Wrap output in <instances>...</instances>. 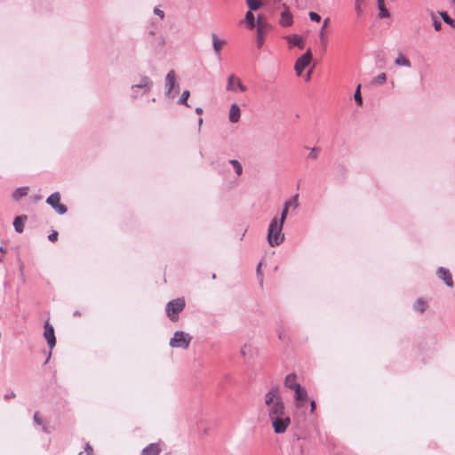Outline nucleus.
Returning a JSON list of instances; mask_svg holds the SVG:
<instances>
[{"label":"nucleus","mask_w":455,"mask_h":455,"mask_svg":"<svg viewBox=\"0 0 455 455\" xmlns=\"http://www.w3.org/2000/svg\"><path fill=\"white\" fill-rule=\"evenodd\" d=\"M264 402L268 419L275 416H282L288 412L285 409L284 403L280 395L279 387L277 386H274L269 389V391L265 395Z\"/></svg>","instance_id":"nucleus-1"},{"label":"nucleus","mask_w":455,"mask_h":455,"mask_svg":"<svg viewBox=\"0 0 455 455\" xmlns=\"http://www.w3.org/2000/svg\"><path fill=\"white\" fill-rule=\"evenodd\" d=\"M283 225L277 222V218L275 217L267 228V242L271 247L278 246L284 240V234L282 233Z\"/></svg>","instance_id":"nucleus-2"},{"label":"nucleus","mask_w":455,"mask_h":455,"mask_svg":"<svg viewBox=\"0 0 455 455\" xmlns=\"http://www.w3.org/2000/svg\"><path fill=\"white\" fill-rule=\"evenodd\" d=\"M186 303L183 298H177L169 301L165 307V312L172 322L179 319V314L185 308Z\"/></svg>","instance_id":"nucleus-3"},{"label":"nucleus","mask_w":455,"mask_h":455,"mask_svg":"<svg viewBox=\"0 0 455 455\" xmlns=\"http://www.w3.org/2000/svg\"><path fill=\"white\" fill-rule=\"evenodd\" d=\"M165 96L174 99L179 93V84L176 82V74L174 70H170L165 76L164 83Z\"/></svg>","instance_id":"nucleus-4"},{"label":"nucleus","mask_w":455,"mask_h":455,"mask_svg":"<svg viewBox=\"0 0 455 455\" xmlns=\"http://www.w3.org/2000/svg\"><path fill=\"white\" fill-rule=\"evenodd\" d=\"M269 420L271 421L274 433L277 435L285 433L291 425V417L288 412L282 416L269 418Z\"/></svg>","instance_id":"nucleus-5"},{"label":"nucleus","mask_w":455,"mask_h":455,"mask_svg":"<svg viewBox=\"0 0 455 455\" xmlns=\"http://www.w3.org/2000/svg\"><path fill=\"white\" fill-rule=\"evenodd\" d=\"M192 337L182 331L174 332L173 337L170 340V346L177 348H188L191 342Z\"/></svg>","instance_id":"nucleus-6"},{"label":"nucleus","mask_w":455,"mask_h":455,"mask_svg":"<svg viewBox=\"0 0 455 455\" xmlns=\"http://www.w3.org/2000/svg\"><path fill=\"white\" fill-rule=\"evenodd\" d=\"M153 87L152 80L146 76L140 77V83L131 87L132 98H137L140 94H135V90H142L141 95L147 94Z\"/></svg>","instance_id":"nucleus-7"},{"label":"nucleus","mask_w":455,"mask_h":455,"mask_svg":"<svg viewBox=\"0 0 455 455\" xmlns=\"http://www.w3.org/2000/svg\"><path fill=\"white\" fill-rule=\"evenodd\" d=\"M312 60V53L310 49H308L304 54H302L295 62L294 69L296 71V75L300 76L303 70L309 65Z\"/></svg>","instance_id":"nucleus-8"},{"label":"nucleus","mask_w":455,"mask_h":455,"mask_svg":"<svg viewBox=\"0 0 455 455\" xmlns=\"http://www.w3.org/2000/svg\"><path fill=\"white\" fill-rule=\"evenodd\" d=\"M44 328V336L47 341V344H48L50 349H52L56 344V338H55V334H54L53 326L52 324H50V323L47 321V322H45Z\"/></svg>","instance_id":"nucleus-9"},{"label":"nucleus","mask_w":455,"mask_h":455,"mask_svg":"<svg viewBox=\"0 0 455 455\" xmlns=\"http://www.w3.org/2000/svg\"><path fill=\"white\" fill-rule=\"evenodd\" d=\"M212 49L216 57L220 60L221 59V49L224 45L227 44V41L224 39H220L217 34H212Z\"/></svg>","instance_id":"nucleus-10"},{"label":"nucleus","mask_w":455,"mask_h":455,"mask_svg":"<svg viewBox=\"0 0 455 455\" xmlns=\"http://www.w3.org/2000/svg\"><path fill=\"white\" fill-rule=\"evenodd\" d=\"M436 275H437L438 278L443 280L448 287L453 286L452 276H451V274L450 273L449 269L440 267L436 270Z\"/></svg>","instance_id":"nucleus-11"},{"label":"nucleus","mask_w":455,"mask_h":455,"mask_svg":"<svg viewBox=\"0 0 455 455\" xmlns=\"http://www.w3.org/2000/svg\"><path fill=\"white\" fill-rule=\"evenodd\" d=\"M284 10L281 12L279 23L283 27L291 26L293 23L292 14L289 9L283 4Z\"/></svg>","instance_id":"nucleus-12"},{"label":"nucleus","mask_w":455,"mask_h":455,"mask_svg":"<svg viewBox=\"0 0 455 455\" xmlns=\"http://www.w3.org/2000/svg\"><path fill=\"white\" fill-rule=\"evenodd\" d=\"M295 392V400L297 402V407H300L303 405V403L307 400V393L305 388L300 387H296V389L293 390Z\"/></svg>","instance_id":"nucleus-13"},{"label":"nucleus","mask_w":455,"mask_h":455,"mask_svg":"<svg viewBox=\"0 0 455 455\" xmlns=\"http://www.w3.org/2000/svg\"><path fill=\"white\" fill-rule=\"evenodd\" d=\"M240 116H241V110H240L239 106L236 103H233L230 106L229 115H228V119H229L230 123L235 124V123L239 122Z\"/></svg>","instance_id":"nucleus-14"},{"label":"nucleus","mask_w":455,"mask_h":455,"mask_svg":"<svg viewBox=\"0 0 455 455\" xmlns=\"http://www.w3.org/2000/svg\"><path fill=\"white\" fill-rule=\"evenodd\" d=\"M285 39L291 45L297 46L299 49H303L304 48L303 39L299 35H296V34L289 35V36H285Z\"/></svg>","instance_id":"nucleus-15"},{"label":"nucleus","mask_w":455,"mask_h":455,"mask_svg":"<svg viewBox=\"0 0 455 455\" xmlns=\"http://www.w3.org/2000/svg\"><path fill=\"white\" fill-rule=\"evenodd\" d=\"M297 376L295 373H290L286 376L284 380V386L291 390L296 389V387H300L299 383L296 381Z\"/></svg>","instance_id":"nucleus-16"},{"label":"nucleus","mask_w":455,"mask_h":455,"mask_svg":"<svg viewBox=\"0 0 455 455\" xmlns=\"http://www.w3.org/2000/svg\"><path fill=\"white\" fill-rule=\"evenodd\" d=\"M28 217L26 215H20L14 219L13 227L17 233H22L24 230V222L27 220Z\"/></svg>","instance_id":"nucleus-17"},{"label":"nucleus","mask_w":455,"mask_h":455,"mask_svg":"<svg viewBox=\"0 0 455 455\" xmlns=\"http://www.w3.org/2000/svg\"><path fill=\"white\" fill-rule=\"evenodd\" d=\"M161 449L158 444L151 443L142 450L141 455H158Z\"/></svg>","instance_id":"nucleus-18"},{"label":"nucleus","mask_w":455,"mask_h":455,"mask_svg":"<svg viewBox=\"0 0 455 455\" xmlns=\"http://www.w3.org/2000/svg\"><path fill=\"white\" fill-rule=\"evenodd\" d=\"M395 64L396 66H402V67H405V68L411 67L410 60L403 53H398L397 57L395 60Z\"/></svg>","instance_id":"nucleus-19"},{"label":"nucleus","mask_w":455,"mask_h":455,"mask_svg":"<svg viewBox=\"0 0 455 455\" xmlns=\"http://www.w3.org/2000/svg\"><path fill=\"white\" fill-rule=\"evenodd\" d=\"M378 8H379V17L380 19L388 18L390 16V12L385 6V0H377Z\"/></svg>","instance_id":"nucleus-20"},{"label":"nucleus","mask_w":455,"mask_h":455,"mask_svg":"<svg viewBox=\"0 0 455 455\" xmlns=\"http://www.w3.org/2000/svg\"><path fill=\"white\" fill-rule=\"evenodd\" d=\"M267 25H259L257 28V44L261 48L264 43L263 34L266 32Z\"/></svg>","instance_id":"nucleus-21"},{"label":"nucleus","mask_w":455,"mask_h":455,"mask_svg":"<svg viewBox=\"0 0 455 455\" xmlns=\"http://www.w3.org/2000/svg\"><path fill=\"white\" fill-rule=\"evenodd\" d=\"M60 201V195L59 192H54L52 193V195H50L47 199H46V203L51 205L52 208H54L55 206H57V204Z\"/></svg>","instance_id":"nucleus-22"},{"label":"nucleus","mask_w":455,"mask_h":455,"mask_svg":"<svg viewBox=\"0 0 455 455\" xmlns=\"http://www.w3.org/2000/svg\"><path fill=\"white\" fill-rule=\"evenodd\" d=\"M28 187H21V188H16L13 193H12V197L13 199L15 200H19L20 199L21 197L27 196L28 194Z\"/></svg>","instance_id":"nucleus-23"},{"label":"nucleus","mask_w":455,"mask_h":455,"mask_svg":"<svg viewBox=\"0 0 455 455\" xmlns=\"http://www.w3.org/2000/svg\"><path fill=\"white\" fill-rule=\"evenodd\" d=\"M244 21L250 28H253L255 27V17L251 11H248L244 17Z\"/></svg>","instance_id":"nucleus-24"},{"label":"nucleus","mask_w":455,"mask_h":455,"mask_svg":"<svg viewBox=\"0 0 455 455\" xmlns=\"http://www.w3.org/2000/svg\"><path fill=\"white\" fill-rule=\"evenodd\" d=\"M236 81V76L232 74L228 78L226 90L229 92H236L234 83Z\"/></svg>","instance_id":"nucleus-25"},{"label":"nucleus","mask_w":455,"mask_h":455,"mask_svg":"<svg viewBox=\"0 0 455 455\" xmlns=\"http://www.w3.org/2000/svg\"><path fill=\"white\" fill-rule=\"evenodd\" d=\"M387 82V75L385 73H380L376 77H374L371 84H383Z\"/></svg>","instance_id":"nucleus-26"},{"label":"nucleus","mask_w":455,"mask_h":455,"mask_svg":"<svg viewBox=\"0 0 455 455\" xmlns=\"http://www.w3.org/2000/svg\"><path fill=\"white\" fill-rule=\"evenodd\" d=\"M229 164L233 166L234 170H235V172L239 176L242 174L243 172V167L241 165V164L235 160V159H231L229 160Z\"/></svg>","instance_id":"nucleus-27"},{"label":"nucleus","mask_w":455,"mask_h":455,"mask_svg":"<svg viewBox=\"0 0 455 455\" xmlns=\"http://www.w3.org/2000/svg\"><path fill=\"white\" fill-rule=\"evenodd\" d=\"M426 308H427L426 302L421 299H417V301L414 304V309L416 311L423 313L426 310Z\"/></svg>","instance_id":"nucleus-28"},{"label":"nucleus","mask_w":455,"mask_h":455,"mask_svg":"<svg viewBox=\"0 0 455 455\" xmlns=\"http://www.w3.org/2000/svg\"><path fill=\"white\" fill-rule=\"evenodd\" d=\"M246 3L250 8V11H257L261 6V1L259 0H246Z\"/></svg>","instance_id":"nucleus-29"},{"label":"nucleus","mask_w":455,"mask_h":455,"mask_svg":"<svg viewBox=\"0 0 455 455\" xmlns=\"http://www.w3.org/2000/svg\"><path fill=\"white\" fill-rule=\"evenodd\" d=\"M440 15L446 24L451 26L452 28H455V21L449 16V14L446 12H441Z\"/></svg>","instance_id":"nucleus-30"},{"label":"nucleus","mask_w":455,"mask_h":455,"mask_svg":"<svg viewBox=\"0 0 455 455\" xmlns=\"http://www.w3.org/2000/svg\"><path fill=\"white\" fill-rule=\"evenodd\" d=\"M355 101L359 105H363V98L361 95V84H358L354 94Z\"/></svg>","instance_id":"nucleus-31"},{"label":"nucleus","mask_w":455,"mask_h":455,"mask_svg":"<svg viewBox=\"0 0 455 455\" xmlns=\"http://www.w3.org/2000/svg\"><path fill=\"white\" fill-rule=\"evenodd\" d=\"M189 95H190L189 91H188V90L184 91L182 92L180 98L179 99L178 103L180 105H185V106L189 107L188 104V99L189 98Z\"/></svg>","instance_id":"nucleus-32"},{"label":"nucleus","mask_w":455,"mask_h":455,"mask_svg":"<svg viewBox=\"0 0 455 455\" xmlns=\"http://www.w3.org/2000/svg\"><path fill=\"white\" fill-rule=\"evenodd\" d=\"M363 0H355V10L358 17H360L363 14V8H362Z\"/></svg>","instance_id":"nucleus-33"},{"label":"nucleus","mask_w":455,"mask_h":455,"mask_svg":"<svg viewBox=\"0 0 455 455\" xmlns=\"http://www.w3.org/2000/svg\"><path fill=\"white\" fill-rule=\"evenodd\" d=\"M59 214L63 215L68 212L66 205L59 203L57 206L53 208Z\"/></svg>","instance_id":"nucleus-34"},{"label":"nucleus","mask_w":455,"mask_h":455,"mask_svg":"<svg viewBox=\"0 0 455 455\" xmlns=\"http://www.w3.org/2000/svg\"><path fill=\"white\" fill-rule=\"evenodd\" d=\"M235 87L236 91L239 90L240 92H243L247 91V87L242 83L241 79L237 78V77H236Z\"/></svg>","instance_id":"nucleus-35"},{"label":"nucleus","mask_w":455,"mask_h":455,"mask_svg":"<svg viewBox=\"0 0 455 455\" xmlns=\"http://www.w3.org/2000/svg\"><path fill=\"white\" fill-rule=\"evenodd\" d=\"M432 20H433V26H434L435 29L436 31L441 30V28H442V22L437 20V18L435 17V15L434 13H432Z\"/></svg>","instance_id":"nucleus-36"},{"label":"nucleus","mask_w":455,"mask_h":455,"mask_svg":"<svg viewBox=\"0 0 455 455\" xmlns=\"http://www.w3.org/2000/svg\"><path fill=\"white\" fill-rule=\"evenodd\" d=\"M319 152H320V148H311L309 154H308V158L310 159H316L319 156Z\"/></svg>","instance_id":"nucleus-37"},{"label":"nucleus","mask_w":455,"mask_h":455,"mask_svg":"<svg viewBox=\"0 0 455 455\" xmlns=\"http://www.w3.org/2000/svg\"><path fill=\"white\" fill-rule=\"evenodd\" d=\"M291 206H292L294 209L299 207V195H295L292 196L290 200L287 201Z\"/></svg>","instance_id":"nucleus-38"},{"label":"nucleus","mask_w":455,"mask_h":455,"mask_svg":"<svg viewBox=\"0 0 455 455\" xmlns=\"http://www.w3.org/2000/svg\"><path fill=\"white\" fill-rule=\"evenodd\" d=\"M287 215H288V211L286 209H283L281 215H280V219H277V222L281 225H283L284 221L287 218Z\"/></svg>","instance_id":"nucleus-39"},{"label":"nucleus","mask_w":455,"mask_h":455,"mask_svg":"<svg viewBox=\"0 0 455 455\" xmlns=\"http://www.w3.org/2000/svg\"><path fill=\"white\" fill-rule=\"evenodd\" d=\"M251 351V347L250 345H243V347L241 348V355L245 357L247 356Z\"/></svg>","instance_id":"nucleus-40"},{"label":"nucleus","mask_w":455,"mask_h":455,"mask_svg":"<svg viewBox=\"0 0 455 455\" xmlns=\"http://www.w3.org/2000/svg\"><path fill=\"white\" fill-rule=\"evenodd\" d=\"M308 15L313 21L319 22L321 20V16L315 12H310Z\"/></svg>","instance_id":"nucleus-41"},{"label":"nucleus","mask_w":455,"mask_h":455,"mask_svg":"<svg viewBox=\"0 0 455 455\" xmlns=\"http://www.w3.org/2000/svg\"><path fill=\"white\" fill-rule=\"evenodd\" d=\"M156 41L160 47H163L165 44V38L163 36H157Z\"/></svg>","instance_id":"nucleus-42"},{"label":"nucleus","mask_w":455,"mask_h":455,"mask_svg":"<svg viewBox=\"0 0 455 455\" xmlns=\"http://www.w3.org/2000/svg\"><path fill=\"white\" fill-rule=\"evenodd\" d=\"M154 13L159 16L161 19L164 18V12L159 9L158 7L154 8Z\"/></svg>","instance_id":"nucleus-43"},{"label":"nucleus","mask_w":455,"mask_h":455,"mask_svg":"<svg viewBox=\"0 0 455 455\" xmlns=\"http://www.w3.org/2000/svg\"><path fill=\"white\" fill-rule=\"evenodd\" d=\"M48 239H49L51 242H55V241H57V239H58V232H56V231H52V232L48 235Z\"/></svg>","instance_id":"nucleus-44"},{"label":"nucleus","mask_w":455,"mask_h":455,"mask_svg":"<svg viewBox=\"0 0 455 455\" xmlns=\"http://www.w3.org/2000/svg\"><path fill=\"white\" fill-rule=\"evenodd\" d=\"M328 22H329V19L327 18V19H325V20L323 21V27H322V28H321V30H320V37H321V38H323V35H324V29H325V28H326V26H327Z\"/></svg>","instance_id":"nucleus-45"},{"label":"nucleus","mask_w":455,"mask_h":455,"mask_svg":"<svg viewBox=\"0 0 455 455\" xmlns=\"http://www.w3.org/2000/svg\"><path fill=\"white\" fill-rule=\"evenodd\" d=\"M34 421L37 425H42L43 424V421H42L41 418L39 417V413L38 412H36L34 414Z\"/></svg>","instance_id":"nucleus-46"},{"label":"nucleus","mask_w":455,"mask_h":455,"mask_svg":"<svg viewBox=\"0 0 455 455\" xmlns=\"http://www.w3.org/2000/svg\"><path fill=\"white\" fill-rule=\"evenodd\" d=\"M16 396L15 393L14 392H11L9 394H6L4 395V400H9L11 398H14Z\"/></svg>","instance_id":"nucleus-47"},{"label":"nucleus","mask_w":455,"mask_h":455,"mask_svg":"<svg viewBox=\"0 0 455 455\" xmlns=\"http://www.w3.org/2000/svg\"><path fill=\"white\" fill-rule=\"evenodd\" d=\"M85 453L86 455H92V448L87 443L85 447Z\"/></svg>","instance_id":"nucleus-48"},{"label":"nucleus","mask_w":455,"mask_h":455,"mask_svg":"<svg viewBox=\"0 0 455 455\" xmlns=\"http://www.w3.org/2000/svg\"><path fill=\"white\" fill-rule=\"evenodd\" d=\"M315 410V402L314 400H311L310 402V411L311 413H314Z\"/></svg>","instance_id":"nucleus-49"},{"label":"nucleus","mask_w":455,"mask_h":455,"mask_svg":"<svg viewBox=\"0 0 455 455\" xmlns=\"http://www.w3.org/2000/svg\"><path fill=\"white\" fill-rule=\"evenodd\" d=\"M196 113L198 114V115H201L203 113V108L198 107L196 108Z\"/></svg>","instance_id":"nucleus-50"},{"label":"nucleus","mask_w":455,"mask_h":455,"mask_svg":"<svg viewBox=\"0 0 455 455\" xmlns=\"http://www.w3.org/2000/svg\"><path fill=\"white\" fill-rule=\"evenodd\" d=\"M289 207H291L290 204L286 201L283 204V209H286L287 211H289Z\"/></svg>","instance_id":"nucleus-51"},{"label":"nucleus","mask_w":455,"mask_h":455,"mask_svg":"<svg viewBox=\"0 0 455 455\" xmlns=\"http://www.w3.org/2000/svg\"><path fill=\"white\" fill-rule=\"evenodd\" d=\"M261 19H262L261 15H259V16H258V19H257L258 27H259V25H263V24H262V22H261Z\"/></svg>","instance_id":"nucleus-52"},{"label":"nucleus","mask_w":455,"mask_h":455,"mask_svg":"<svg viewBox=\"0 0 455 455\" xmlns=\"http://www.w3.org/2000/svg\"><path fill=\"white\" fill-rule=\"evenodd\" d=\"M278 337H279V339H283V333H282V331H279V330H278Z\"/></svg>","instance_id":"nucleus-53"},{"label":"nucleus","mask_w":455,"mask_h":455,"mask_svg":"<svg viewBox=\"0 0 455 455\" xmlns=\"http://www.w3.org/2000/svg\"><path fill=\"white\" fill-rule=\"evenodd\" d=\"M81 315V314H80V312H79V311H75V312H74V315H75V316H78V315Z\"/></svg>","instance_id":"nucleus-54"},{"label":"nucleus","mask_w":455,"mask_h":455,"mask_svg":"<svg viewBox=\"0 0 455 455\" xmlns=\"http://www.w3.org/2000/svg\"><path fill=\"white\" fill-rule=\"evenodd\" d=\"M260 266H261V264L259 263V264L258 265V267H257V272H258V273L260 271Z\"/></svg>","instance_id":"nucleus-55"},{"label":"nucleus","mask_w":455,"mask_h":455,"mask_svg":"<svg viewBox=\"0 0 455 455\" xmlns=\"http://www.w3.org/2000/svg\"><path fill=\"white\" fill-rule=\"evenodd\" d=\"M202 123H203V119H202V118H199V120H198V124H199V126L202 124Z\"/></svg>","instance_id":"nucleus-56"},{"label":"nucleus","mask_w":455,"mask_h":455,"mask_svg":"<svg viewBox=\"0 0 455 455\" xmlns=\"http://www.w3.org/2000/svg\"><path fill=\"white\" fill-rule=\"evenodd\" d=\"M43 430L46 433H48V430H47V427H43Z\"/></svg>","instance_id":"nucleus-57"},{"label":"nucleus","mask_w":455,"mask_h":455,"mask_svg":"<svg viewBox=\"0 0 455 455\" xmlns=\"http://www.w3.org/2000/svg\"><path fill=\"white\" fill-rule=\"evenodd\" d=\"M310 74H311L310 72H308V73H307V79H309V77H310Z\"/></svg>","instance_id":"nucleus-58"},{"label":"nucleus","mask_w":455,"mask_h":455,"mask_svg":"<svg viewBox=\"0 0 455 455\" xmlns=\"http://www.w3.org/2000/svg\"><path fill=\"white\" fill-rule=\"evenodd\" d=\"M0 251H1L2 252H5V251L3 249V247H1V248H0Z\"/></svg>","instance_id":"nucleus-59"},{"label":"nucleus","mask_w":455,"mask_h":455,"mask_svg":"<svg viewBox=\"0 0 455 455\" xmlns=\"http://www.w3.org/2000/svg\"><path fill=\"white\" fill-rule=\"evenodd\" d=\"M135 94H140L139 90H135Z\"/></svg>","instance_id":"nucleus-60"},{"label":"nucleus","mask_w":455,"mask_h":455,"mask_svg":"<svg viewBox=\"0 0 455 455\" xmlns=\"http://www.w3.org/2000/svg\"><path fill=\"white\" fill-rule=\"evenodd\" d=\"M82 454H83V452H80L78 455H82Z\"/></svg>","instance_id":"nucleus-61"}]
</instances>
